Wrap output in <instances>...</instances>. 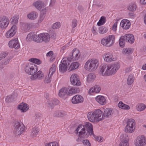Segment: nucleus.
<instances>
[{
	"instance_id": "11",
	"label": "nucleus",
	"mask_w": 146,
	"mask_h": 146,
	"mask_svg": "<svg viewBox=\"0 0 146 146\" xmlns=\"http://www.w3.org/2000/svg\"><path fill=\"white\" fill-rule=\"evenodd\" d=\"M136 146H144L146 144V137L141 135L138 136L135 141Z\"/></svg>"
},
{
	"instance_id": "4",
	"label": "nucleus",
	"mask_w": 146,
	"mask_h": 146,
	"mask_svg": "<svg viewBox=\"0 0 146 146\" xmlns=\"http://www.w3.org/2000/svg\"><path fill=\"white\" fill-rule=\"evenodd\" d=\"M115 40V37L114 35H109L102 39L101 44L105 46L110 47L114 44Z\"/></svg>"
},
{
	"instance_id": "48",
	"label": "nucleus",
	"mask_w": 146,
	"mask_h": 146,
	"mask_svg": "<svg viewBox=\"0 0 146 146\" xmlns=\"http://www.w3.org/2000/svg\"><path fill=\"white\" fill-rule=\"evenodd\" d=\"M52 76L48 74L45 77L44 80V82L46 83H48L51 81V77Z\"/></svg>"
},
{
	"instance_id": "16",
	"label": "nucleus",
	"mask_w": 146,
	"mask_h": 146,
	"mask_svg": "<svg viewBox=\"0 0 146 146\" xmlns=\"http://www.w3.org/2000/svg\"><path fill=\"white\" fill-rule=\"evenodd\" d=\"M9 24V20L5 16L0 17V28L2 29L6 28Z\"/></svg>"
},
{
	"instance_id": "45",
	"label": "nucleus",
	"mask_w": 146,
	"mask_h": 146,
	"mask_svg": "<svg viewBox=\"0 0 146 146\" xmlns=\"http://www.w3.org/2000/svg\"><path fill=\"white\" fill-rule=\"evenodd\" d=\"M35 34L33 33H30L28 34L27 37V40H34Z\"/></svg>"
},
{
	"instance_id": "19",
	"label": "nucleus",
	"mask_w": 146,
	"mask_h": 146,
	"mask_svg": "<svg viewBox=\"0 0 146 146\" xmlns=\"http://www.w3.org/2000/svg\"><path fill=\"white\" fill-rule=\"evenodd\" d=\"M33 5L38 10L44 11L46 10L45 5L44 3L40 1H38L34 2L33 3Z\"/></svg>"
},
{
	"instance_id": "10",
	"label": "nucleus",
	"mask_w": 146,
	"mask_h": 146,
	"mask_svg": "<svg viewBox=\"0 0 146 146\" xmlns=\"http://www.w3.org/2000/svg\"><path fill=\"white\" fill-rule=\"evenodd\" d=\"M72 53L70 56L67 58L69 62L72 60L76 61L79 58L80 56V53L79 50L77 48H74L72 51Z\"/></svg>"
},
{
	"instance_id": "7",
	"label": "nucleus",
	"mask_w": 146,
	"mask_h": 146,
	"mask_svg": "<svg viewBox=\"0 0 146 146\" xmlns=\"http://www.w3.org/2000/svg\"><path fill=\"white\" fill-rule=\"evenodd\" d=\"M135 120L132 119H128L127 121V125L125 128V132L131 133L135 129Z\"/></svg>"
},
{
	"instance_id": "30",
	"label": "nucleus",
	"mask_w": 146,
	"mask_h": 146,
	"mask_svg": "<svg viewBox=\"0 0 146 146\" xmlns=\"http://www.w3.org/2000/svg\"><path fill=\"white\" fill-rule=\"evenodd\" d=\"M38 16V13L35 11L31 12L27 15V18L31 20L35 19H36Z\"/></svg>"
},
{
	"instance_id": "59",
	"label": "nucleus",
	"mask_w": 146,
	"mask_h": 146,
	"mask_svg": "<svg viewBox=\"0 0 146 146\" xmlns=\"http://www.w3.org/2000/svg\"><path fill=\"white\" fill-rule=\"evenodd\" d=\"M77 21L76 19H74L72 21V28L75 27L77 25Z\"/></svg>"
},
{
	"instance_id": "41",
	"label": "nucleus",
	"mask_w": 146,
	"mask_h": 146,
	"mask_svg": "<svg viewBox=\"0 0 146 146\" xmlns=\"http://www.w3.org/2000/svg\"><path fill=\"white\" fill-rule=\"evenodd\" d=\"M125 39V37L123 36H121L119 40V45L122 48L124 46L125 42L126 41Z\"/></svg>"
},
{
	"instance_id": "42",
	"label": "nucleus",
	"mask_w": 146,
	"mask_h": 146,
	"mask_svg": "<svg viewBox=\"0 0 146 146\" xmlns=\"http://www.w3.org/2000/svg\"><path fill=\"white\" fill-rule=\"evenodd\" d=\"M137 8V6L135 3H131L128 7V9L130 11H135Z\"/></svg>"
},
{
	"instance_id": "62",
	"label": "nucleus",
	"mask_w": 146,
	"mask_h": 146,
	"mask_svg": "<svg viewBox=\"0 0 146 146\" xmlns=\"http://www.w3.org/2000/svg\"><path fill=\"white\" fill-rule=\"evenodd\" d=\"M117 23L118 22L117 21L114 23L113 26L112 30L114 31L115 32L116 31Z\"/></svg>"
},
{
	"instance_id": "9",
	"label": "nucleus",
	"mask_w": 146,
	"mask_h": 146,
	"mask_svg": "<svg viewBox=\"0 0 146 146\" xmlns=\"http://www.w3.org/2000/svg\"><path fill=\"white\" fill-rule=\"evenodd\" d=\"M69 61L66 58H64L61 62L59 66V70L62 73L66 71L68 66L69 65Z\"/></svg>"
},
{
	"instance_id": "28",
	"label": "nucleus",
	"mask_w": 146,
	"mask_h": 146,
	"mask_svg": "<svg viewBox=\"0 0 146 146\" xmlns=\"http://www.w3.org/2000/svg\"><path fill=\"white\" fill-rule=\"evenodd\" d=\"M67 115L66 113L63 111H55L53 114V115L55 117H63Z\"/></svg>"
},
{
	"instance_id": "55",
	"label": "nucleus",
	"mask_w": 146,
	"mask_h": 146,
	"mask_svg": "<svg viewBox=\"0 0 146 146\" xmlns=\"http://www.w3.org/2000/svg\"><path fill=\"white\" fill-rule=\"evenodd\" d=\"M60 26V23L57 22L54 23L52 25V27L54 29H56L59 28Z\"/></svg>"
},
{
	"instance_id": "56",
	"label": "nucleus",
	"mask_w": 146,
	"mask_h": 146,
	"mask_svg": "<svg viewBox=\"0 0 146 146\" xmlns=\"http://www.w3.org/2000/svg\"><path fill=\"white\" fill-rule=\"evenodd\" d=\"M8 52H7L1 53L0 54V60L4 58L8 55Z\"/></svg>"
},
{
	"instance_id": "50",
	"label": "nucleus",
	"mask_w": 146,
	"mask_h": 146,
	"mask_svg": "<svg viewBox=\"0 0 146 146\" xmlns=\"http://www.w3.org/2000/svg\"><path fill=\"white\" fill-rule=\"evenodd\" d=\"M56 67L55 65V64H53L52 65V67L50 69L48 74L52 76L53 73L56 71Z\"/></svg>"
},
{
	"instance_id": "1",
	"label": "nucleus",
	"mask_w": 146,
	"mask_h": 146,
	"mask_svg": "<svg viewBox=\"0 0 146 146\" xmlns=\"http://www.w3.org/2000/svg\"><path fill=\"white\" fill-rule=\"evenodd\" d=\"M120 66L119 62L104 65L100 67V74L103 76H112L114 75Z\"/></svg>"
},
{
	"instance_id": "21",
	"label": "nucleus",
	"mask_w": 146,
	"mask_h": 146,
	"mask_svg": "<svg viewBox=\"0 0 146 146\" xmlns=\"http://www.w3.org/2000/svg\"><path fill=\"white\" fill-rule=\"evenodd\" d=\"M59 102V101L55 98L50 99L47 101L48 106L52 109L53 108L55 105H57Z\"/></svg>"
},
{
	"instance_id": "22",
	"label": "nucleus",
	"mask_w": 146,
	"mask_h": 146,
	"mask_svg": "<svg viewBox=\"0 0 146 146\" xmlns=\"http://www.w3.org/2000/svg\"><path fill=\"white\" fill-rule=\"evenodd\" d=\"M87 131V133L90 135H94L93 127L92 124L90 123L86 122L84 125H83Z\"/></svg>"
},
{
	"instance_id": "18",
	"label": "nucleus",
	"mask_w": 146,
	"mask_h": 146,
	"mask_svg": "<svg viewBox=\"0 0 146 146\" xmlns=\"http://www.w3.org/2000/svg\"><path fill=\"white\" fill-rule=\"evenodd\" d=\"M121 141L119 146H128V137L126 134L122 135L120 137Z\"/></svg>"
},
{
	"instance_id": "61",
	"label": "nucleus",
	"mask_w": 146,
	"mask_h": 146,
	"mask_svg": "<svg viewBox=\"0 0 146 146\" xmlns=\"http://www.w3.org/2000/svg\"><path fill=\"white\" fill-rule=\"evenodd\" d=\"M77 10L79 11L80 13H83L84 10V9L83 7L80 5H79L78 6L77 8Z\"/></svg>"
},
{
	"instance_id": "31",
	"label": "nucleus",
	"mask_w": 146,
	"mask_h": 146,
	"mask_svg": "<svg viewBox=\"0 0 146 146\" xmlns=\"http://www.w3.org/2000/svg\"><path fill=\"white\" fill-rule=\"evenodd\" d=\"M42 42L44 41L45 42H48L50 39V35L48 33H42Z\"/></svg>"
},
{
	"instance_id": "24",
	"label": "nucleus",
	"mask_w": 146,
	"mask_h": 146,
	"mask_svg": "<svg viewBox=\"0 0 146 146\" xmlns=\"http://www.w3.org/2000/svg\"><path fill=\"white\" fill-rule=\"evenodd\" d=\"M18 109L20 110L22 112H25L29 110V107L27 104L22 103L19 105Z\"/></svg>"
},
{
	"instance_id": "2",
	"label": "nucleus",
	"mask_w": 146,
	"mask_h": 146,
	"mask_svg": "<svg viewBox=\"0 0 146 146\" xmlns=\"http://www.w3.org/2000/svg\"><path fill=\"white\" fill-rule=\"evenodd\" d=\"M88 117L91 122H98L104 119L103 113L100 110L98 109L94 112H91L88 113Z\"/></svg>"
},
{
	"instance_id": "32",
	"label": "nucleus",
	"mask_w": 146,
	"mask_h": 146,
	"mask_svg": "<svg viewBox=\"0 0 146 146\" xmlns=\"http://www.w3.org/2000/svg\"><path fill=\"white\" fill-rule=\"evenodd\" d=\"M100 90L101 88L100 86L98 85H96L90 89L88 92L90 94H91L93 92L98 93L100 92Z\"/></svg>"
},
{
	"instance_id": "29",
	"label": "nucleus",
	"mask_w": 146,
	"mask_h": 146,
	"mask_svg": "<svg viewBox=\"0 0 146 146\" xmlns=\"http://www.w3.org/2000/svg\"><path fill=\"white\" fill-rule=\"evenodd\" d=\"M96 100L100 104L102 105L105 104L106 103V100L102 96H98L96 98Z\"/></svg>"
},
{
	"instance_id": "39",
	"label": "nucleus",
	"mask_w": 146,
	"mask_h": 146,
	"mask_svg": "<svg viewBox=\"0 0 146 146\" xmlns=\"http://www.w3.org/2000/svg\"><path fill=\"white\" fill-rule=\"evenodd\" d=\"M95 78V75L92 73H90L88 75L87 81L88 82H91L93 81Z\"/></svg>"
},
{
	"instance_id": "57",
	"label": "nucleus",
	"mask_w": 146,
	"mask_h": 146,
	"mask_svg": "<svg viewBox=\"0 0 146 146\" xmlns=\"http://www.w3.org/2000/svg\"><path fill=\"white\" fill-rule=\"evenodd\" d=\"M82 143L85 146H91V144L87 139L84 140L82 141Z\"/></svg>"
},
{
	"instance_id": "6",
	"label": "nucleus",
	"mask_w": 146,
	"mask_h": 146,
	"mask_svg": "<svg viewBox=\"0 0 146 146\" xmlns=\"http://www.w3.org/2000/svg\"><path fill=\"white\" fill-rule=\"evenodd\" d=\"M25 70L27 74L33 75L37 71V68L35 64L29 63L26 64Z\"/></svg>"
},
{
	"instance_id": "14",
	"label": "nucleus",
	"mask_w": 146,
	"mask_h": 146,
	"mask_svg": "<svg viewBox=\"0 0 146 146\" xmlns=\"http://www.w3.org/2000/svg\"><path fill=\"white\" fill-rule=\"evenodd\" d=\"M10 48H14L15 49H18L20 47V45L17 38H15L10 40L8 43Z\"/></svg>"
},
{
	"instance_id": "17",
	"label": "nucleus",
	"mask_w": 146,
	"mask_h": 146,
	"mask_svg": "<svg viewBox=\"0 0 146 146\" xmlns=\"http://www.w3.org/2000/svg\"><path fill=\"white\" fill-rule=\"evenodd\" d=\"M44 75L42 72L40 70L37 72L33 75L31 76L30 78L32 80H34L37 79L41 80L43 78Z\"/></svg>"
},
{
	"instance_id": "60",
	"label": "nucleus",
	"mask_w": 146,
	"mask_h": 146,
	"mask_svg": "<svg viewBox=\"0 0 146 146\" xmlns=\"http://www.w3.org/2000/svg\"><path fill=\"white\" fill-rule=\"evenodd\" d=\"M45 17V15L44 14L41 13L40 15L39 18L38 20L39 23L41 22L43 20Z\"/></svg>"
},
{
	"instance_id": "43",
	"label": "nucleus",
	"mask_w": 146,
	"mask_h": 146,
	"mask_svg": "<svg viewBox=\"0 0 146 146\" xmlns=\"http://www.w3.org/2000/svg\"><path fill=\"white\" fill-rule=\"evenodd\" d=\"M29 61L32 62V63H35L37 64H40L42 62L40 60L36 58H31L29 60Z\"/></svg>"
},
{
	"instance_id": "27",
	"label": "nucleus",
	"mask_w": 146,
	"mask_h": 146,
	"mask_svg": "<svg viewBox=\"0 0 146 146\" xmlns=\"http://www.w3.org/2000/svg\"><path fill=\"white\" fill-rule=\"evenodd\" d=\"M68 94V90L66 88H62L60 90L58 93L59 96L61 98H63Z\"/></svg>"
},
{
	"instance_id": "58",
	"label": "nucleus",
	"mask_w": 146,
	"mask_h": 146,
	"mask_svg": "<svg viewBox=\"0 0 146 146\" xmlns=\"http://www.w3.org/2000/svg\"><path fill=\"white\" fill-rule=\"evenodd\" d=\"M12 58L13 57L11 56L8 57L6 59H5L4 63V64L5 65H7L9 64L10 61Z\"/></svg>"
},
{
	"instance_id": "15",
	"label": "nucleus",
	"mask_w": 146,
	"mask_h": 146,
	"mask_svg": "<svg viewBox=\"0 0 146 146\" xmlns=\"http://www.w3.org/2000/svg\"><path fill=\"white\" fill-rule=\"evenodd\" d=\"M17 32L16 26L14 25L5 34V36L7 38H11L13 37Z\"/></svg>"
},
{
	"instance_id": "47",
	"label": "nucleus",
	"mask_w": 146,
	"mask_h": 146,
	"mask_svg": "<svg viewBox=\"0 0 146 146\" xmlns=\"http://www.w3.org/2000/svg\"><path fill=\"white\" fill-rule=\"evenodd\" d=\"M14 98V97L12 94L11 95L7 96L5 99V101L6 102H12Z\"/></svg>"
},
{
	"instance_id": "35",
	"label": "nucleus",
	"mask_w": 146,
	"mask_h": 146,
	"mask_svg": "<svg viewBox=\"0 0 146 146\" xmlns=\"http://www.w3.org/2000/svg\"><path fill=\"white\" fill-rule=\"evenodd\" d=\"M79 66V64L77 62H74L71 64L69 68V71L75 70L78 68Z\"/></svg>"
},
{
	"instance_id": "63",
	"label": "nucleus",
	"mask_w": 146,
	"mask_h": 146,
	"mask_svg": "<svg viewBox=\"0 0 146 146\" xmlns=\"http://www.w3.org/2000/svg\"><path fill=\"white\" fill-rule=\"evenodd\" d=\"M96 26H93L92 29V32L93 34L94 35H96L98 34L97 32L96 31L97 30V28Z\"/></svg>"
},
{
	"instance_id": "40",
	"label": "nucleus",
	"mask_w": 146,
	"mask_h": 146,
	"mask_svg": "<svg viewBox=\"0 0 146 146\" xmlns=\"http://www.w3.org/2000/svg\"><path fill=\"white\" fill-rule=\"evenodd\" d=\"M42 33L38 34V36L35 34L34 40L37 42H42Z\"/></svg>"
},
{
	"instance_id": "34",
	"label": "nucleus",
	"mask_w": 146,
	"mask_h": 146,
	"mask_svg": "<svg viewBox=\"0 0 146 146\" xmlns=\"http://www.w3.org/2000/svg\"><path fill=\"white\" fill-rule=\"evenodd\" d=\"M146 108V106L142 103L138 104L136 106L137 110L139 111H141L144 110Z\"/></svg>"
},
{
	"instance_id": "8",
	"label": "nucleus",
	"mask_w": 146,
	"mask_h": 146,
	"mask_svg": "<svg viewBox=\"0 0 146 146\" xmlns=\"http://www.w3.org/2000/svg\"><path fill=\"white\" fill-rule=\"evenodd\" d=\"M85 127L82 125L80 124L75 130V132L77 133L78 132L79 137H88L89 135Z\"/></svg>"
},
{
	"instance_id": "33",
	"label": "nucleus",
	"mask_w": 146,
	"mask_h": 146,
	"mask_svg": "<svg viewBox=\"0 0 146 146\" xmlns=\"http://www.w3.org/2000/svg\"><path fill=\"white\" fill-rule=\"evenodd\" d=\"M118 106L119 108L125 110H128L130 108L129 106L123 104L121 101L119 102L118 104Z\"/></svg>"
},
{
	"instance_id": "44",
	"label": "nucleus",
	"mask_w": 146,
	"mask_h": 146,
	"mask_svg": "<svg viewBox=\"0 0 146 146\" xmlns=\"http://www.w3.org/2000/svg\"><path fill=\"white\" fill-rule=\"evenodd\" d=\"M108 31L107 28L104 26H101L99 28V32L100 33L104 34L106 33Z\"/></svg>"
},
{
	"instance_id": "64",
	"label": "nucleus",
	"mask_w": 146,
	"mask_h": 146,
	"mask_svg": "<svg viewBox=\"0 0 146 146\" xmlns=\"http://www.w3.org/2000/svg\"><path fill=\"white\" fill-rule=\"evenodd\" d=\"M55 2L56 0H50L49 6L50 7H52L55 5Z\"/></svg>"
},
{
	"instance_id": "26",
	"label": "nucleus",
	"mask_w": 146,
	"mask_h": 146,
	"mask_svg": "<svg viewBox=\"0 0 146 146\" xmlns=\"http://www.w3.org/2000/svg\"><path fill=\"white\" fill-rule=\"evenodd\" d=\"M124 36L126 42L132 44L134 41V36L132 34L125 35Z\"/></svg>"
},
{
	"instance_id": "3",
	"label": "nucleus",
	"mask_w": 146,
	"mask_h": 146,
	"mask_svg": "<svg viewBox=\"0 0 146 146\" xmlns=\"http://www.w3.org/2000/svg\"><path fill=\"white\" fill-rule=\"evenodd\" d=\"M99 64V61L98 60L92 59L86 62L85 64L84 68L87 71H94L97 68Z\"/></svg>"
},
{
	"instance_id": "51",
	"label": "nucleus",
	"mask_w": 146,
	"mask_h": 146,
	"mask_svg": "<svg viewBox=\"0 0 146 146\" xmlns=\"http://www.w3.org/2000/svg\"><path fill=\"white\" fill-rule=\"evenodd\" d=\"M132 52L131 48H123L122 50V52L124 54H127L131 53Z\"/></svg>"
},
{
	"instance_id": "25",
	"label": "nucleus",
	"mask_w": 146,
	"mask_h": 146,
	"mask_svg": "<svg viewBox=\"0 0 146 146\" xmlns=\"http://www.w3.org/2000/svg\"><path fill=\"white\" fill-rule=\"evenodd\" d=\"M114 113V111L113 109L110 108H106L104 110L103 113L104 117H109L112 115Z\"/></svg>"
},
{
	"instance_id": "54",
	"label": "nucleus",
	"mask_w": 146,
	"mask_h": 146,
	"mask_svg": "<svg viewBox=\"0 0 146 146\" xmlns=\"http://www.w3.org/2000/svg\"><path fill=\"white\" fill-rule=\"evenodd\" d=\"M45 146H58V144L56 142H52L48 143H46Z\"/></svg>"
},
{
	"instance_id": "46",
	"label": "nucleus",
	"mask_w": 146,
	"mask_h": 146,
	"mask_svg": "<svg viewBox=\"0 0 146 146\" xmlns=\"http://www.w3.org/2000/svg\"><path fill=\"white\" fill-rule=\"evenodd\" d=\"M29 25L27 23H23L22 24V28L25 32H27L29 29Z\"/></svg>"
},
{
	"instance_id": "20",
	"label": "nucleus",
	"mask_w": 146,
	"mask_h": 146,
	"mask_svg": "<svg viewBox=\"0 0 146 146\" xmlns=\"http://www.w3.org/2000/svg\"><path fill=\"white\" fill-rule=\"evenodd\" d=\"M84 100L83 97L79 95L74 96L72 99V102L74 104H77L82 102Z\"/></svg>"
},
{
	"instance_id": "12",
	"label": "nucleus",
	"mask_w": 146,
	"mask_h": 146,
	"mask_svg": "<svg viewBox=\"0 0 146 146\" xmlns=\"http://www.w3.org/2000/svg\"><path fill=\"white\" fill-rule=\"evenodd\" d=\"M103 58L104 61L107 62H110L117 59V58L113 56V53L108 52L104 53L103 55Z\"/></svg>"
},
{
	"instance_id": "5",
	"label": "nucleus",
	"mask_w": 146,
	"mask_h": 146,
	"mask_svg": "<svg viewBox=\"0 0 146 146\" xmlns=\"http://www.w3.org/2000/svg\"><path fill=\"white\" fill-rule=\"evenodd\" d=\"M25 130V126L22 122L18 121L15 122L13 133L16 136H18L22 134Z\"/></svg>"
},
{
	"instance_id": "53",
	"label": "nucleus",
	"mask_w": 146,
	"mask_h": 146,
	"mask_svg": "<svg viewBox=\"0 0 146 146\" xmlns=\"http://www.w3.org/2000/svg\"><path fill=\"white\" fill-rule=\"evenodd\" d=\"M35 120L36 122L40 121L41 117V115L40 113H36L35 114Z\"/></svg>"
},
{
	"instance_id": "52",
	"label": "nucleus",
	"mask_w": 146,
	"mask_h": 146,
	"mask_svg": "<svg viewBox=\"0 0 146 146\" xmlns=\"http://www.w3.org/2000/svg\"><path fill=\"white\" fill-rule=\"evenodd\" d=\"M105 17H102L100 19L99 22L97 23L98 26H100L103 25L105 23Z\"/></svg>"
},
{
	"instance_id": "36",
	"label": "nucleus",
	"mask_w": 146,
	"mask_h": 146,
	"mask_svg": "<svg viewBox=\"0 0 146 146\" xmlns=\"http://www.w3.org/2000/svg\"><path fill=\"white\" fill-rule=\"evenodd\" d=\"M39 131L38 128L37 127L35 126L33 128L31 132V136L33 137L36 136L38 133Z\"/></svg>"
},
{
	"instance_id": "38",
	"label": "nucleus",
	"mask_w": 146,
	"mask_h": 146,
	"mask_svg": "<svg viewBox=\"0 0 146 146\" xmlns=\"http://www.w3.org/2000/svg\"><path fill=\"white\" fill-rule=\"evenodd\" d=\"M67 90L68 94H74L77 92V89L75 87L69 86Z\"/></svg>"
},
{
	"instance_id": "37",
	"label": "nucleus",
	"mask_w": 146,
	"mask_h": 146,
	"mask_svg": "<svg viewBox=\"0 0 146 146\" xmlns=\"http://www.w3.org/2000/svg\"><path fill=\"white\" fill-rule=\"evenodd\" d=\"M135 78L132 74L129 75L127 78V83L128 85H131L133 82Z\"/></svg>"
},
{
	"instance_id": "23",
	"label": "nucleus",
	"mask_w": 146,
	"mask_h": 146,
	"mask_svg": "<svg viewBox=\"0 0 146 146\" xmlns=\"http://www.w3.org/2000/svg\"><path fill=\"white\" fill-rule=\"evenodd\" d=\"M120 25L123 29H127L129 28L131 23L128 20L124 19L121 21Z\"/></svg>"
},
{
	"instance_id": "49",
	"label": "nucleus",
	"mask_w": 146,
	"mask_h": 146,
	"mask_svg": "<svg viewBox=\"0 0 146 146\" xmlns=\"http://www.w3.org/2000/svg\"><path fill=\"white\" fill-rule=\"evenodd\" d=\"M19 17L18 16H14L11 19V23L12 24H16L18 22Z\"/></svg>"
},
{
	"instance_id": "13",
	"label": "nucleus",
	"mask_w": 146,
	"mask_h": 146,
	"mask_svg": "<svg viewBox=\"0 0 146 146\" xmlns=\"http://www.w3.org/2000/svg\"><path fill=\"white\" fill-rule=\"evenodd\" d=\"M70 80L71 84L74 86H79L81 85L79 77L76 74H72L70 77Z\"/></svg>"
}]
</instances>
